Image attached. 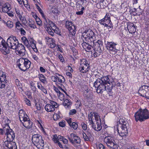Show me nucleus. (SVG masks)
Returning a JSON list of instances; mask_svg holds the SVG:
<instances>
[{
  "label": "nucleus",
  "mask_w": 149,
  "mask_h": 149,
  "mask_svg": "<svg viewBox=\"0 0 149 149\" xmlns=\"http://www.w3.org/2000/svg\"><path fill=\"white\" fill-rule=\"evenodd\" d=\"M65 121L64 120L60 121L58 123L59 125L62 127H64L65 126Z\"/></svg>",
  "instance_id": "obj_48"
},
{
  "label": "nucleus",
  "mask_w": 149,
  "mask_h": 149,
  "mask_svg": "<svg viewBox=\"0 0 149 149\" xmlns=\"http://www.w3.org/2000/svg\"><path fill=\"white\" fill-rule=\"evenodd\" d=\"M8 81L6 79V74L3 72H0V88H5Z\"/></svg>",
  "instance_id": "obj_11"
},
{
  "label": "nucleus",
  "mask_w": 149,
  "mask_h": 149,
  "mask_svg": "<svg viewBox=\"0 0 149 149\" xmlns=\"http://www.w3.org/2000/svg\"><path fill=\"white\" fill-rule=\"evenodd\" d=\"M9 128V125H7L3 126V128L0 129V134L1 135H3L4 134L6 135V132L7 130V129Z\"/></svg>",
  "instance_id": "obj_27"
},
{
  "label": "nucleus",
  "mask_w": 149,
  "mask_h": 149,
  "mask_svg": "<svg viewBox=\"0 0 149 149\" xmlns=\"http://www.w3.org/2000/svg\"><path fill=\"white\" fill-rule=\"evenodd\" d=\"M94 53L93 54V56H94L95 57H96L99 56L100 54V53H98L96 51L94 50Z\"/></svg>",
  "instance_id": "obj_54"
},
{
  "label": "nucleus",
  "mask_w": 149,
  "mask_h": 149,
  "mask_svg": "<svg viewBox=\"0 0 149 149\" xmlns=\"http://www.w3.org/2000/svg\"><path fill=\"white\" fill-rule=\"evenodd\" d=\"M33 143L39 149H42L44 144L42 136L40 134H35L33 135L32 138Z\"/></svg>",
  "instance_id": "obj_6"
},
{
  "label": "nucleus",
  "mask_w": 149,
  "mask_h": 149,
  "mask_svg": "<svg viewBox=\"0 0 149 149\" xmlns=\"http://www.w3.org/2000/svg\"><path fill=\"white\" fill-rule=\"evenodd\" d=\"M5 119V122L6 124L5 125H9V123H10V120L8 118H6V117Z\"/></svg>",
  "instance_id": "obj_59"
},
{
  "label": "nucleus",
  "mask_w": 149,
  "mask_h": 149,
  "mask_svg": "<svg viewBox=\"0 0 149 149\" xmlns=\"http://www.w3.org/2000/svg\"><path fill=\"white\" fill-rule=\"evenodd\" d=\"M104 141L110 149H118V146L115 141V138L110 134H107V136L104 138Z\"/></svg>",
  "instance_id": "obj_5"
},
{
  "label": "nucleus",
  "mask_w": 149,
  "mask_h": 149,
  "mask_svg": "<svg viewBox=\"0 0 149 149\" xmlns=\"http://www.w3.org/2000/svg\"><path fill=\"white\" fill-rule=\"evenodd\" d=\"M46 30L49 34H50L52 36H54V32L52 31L51 29L50 28V27L48 28H47V29H46Z\"/></svg>",
  "instance_id": "obj_47"
},
{
  "label": "nucleus",
  "mask_w": 149,
  "mask_h": 149,
  "mask_svg": "<svg viewBox=\"0 0 149 149\" xmlns=\"http://www.w3.org/2000/svg\"><path fill=\"white\" fill-rule=\"evenodd\" d=\"M1 9L2 11L4 13H7L8 10H10L9 9V7L6 4H5L3 6H2Z\"/></svg>",
  "instance_id": "obj_28"
},
{
  "label": "nucleus",
  "mask_w": 149,
  "mask_h": 149,
  "mask_svg": "<svg viewBox=\"0 0 149 149\" xmlns=\"http://www.w3.org/2000/svg\"><path fill=\"white\" fill-rule=\"evenodd\" d=\"M6 26L10 28H12L13 26V23L12 22L8 21L6 24Z\"/></svg>",
  "instance_id": "obj_46"
},
{
  "label": "nucleus",
  "mask_w": 149,
  "mask_h": 149,
  "mask_svg": "<svg viewBox=\"0 0 149 149\" xmlns=\"http://www.w3.org/2000/svg\"><path fill=\"white\" fill-rule=\"evenodd\" d=\"M115 84H116L115 82H112V83H111V84H110V85H106V90L105 91H107V92L109 93V95H112L111 92L112 89L113 87L114 86Z\"/></svg>",
  "instance_id": "obj_21"
},
{
  "label": "nucleus",
  "mask_w": 149,
  "mask_h": 149,
  "mask_svg": "<svg viewBox=\"0 0 149 149\" xmlns=\"http://www.w3.org/2000/svg\"><path fill=\"white\" fill-rule=\"evenodd\" d=\"M105 44L106 45L107 49L108 50H113L115 52H116V51L118 50L116 47L117 44L113 42L107 41L106 42H105Z\"/></svg>",
  "instance_id": "obj_17"
},
{
  "label": "nucleus",
  "mask_w": 149,
  "mask_h": 149,
  "mask_svg": "<svg viewBox=\"0 0 149 149\" xmlns=\"http://www.w3.org/2000/svg\"><path fill=\"white\" fill-rule=\"evenodd\" d=\"M24 58H20L17 61V65L18 67L22 70L24 72V69H25L24 65Z\"/></svg>",
  "instance_id": "obj_20"
},
{
  "label": "nucleus",
  "mask_w": 149,
  "mask_h": 149,
  "mask_svg": "<svg viewBox=\"0 0 149 149\" xmlns=\"http://www.w3.org/2000/svg\"><path fill=\"white\" fill-rule=\"evenodd\" d=\"M108 16L109 15H107V14H106L104 18L101 20H103V21L104 20L105 21L106 20H111L110 17Z\"/></svg>",
  "instance_id": "obj_57"
},
{
  "label": "nucleus",
  "mask_w": 149,
  "mask_h": 149,
  "mask_svg": "<svg viewBox=\"0 0 149 149\" xmlns=\"http://www.w3.org/2000/svg\"><path fill=\"white\" fill-rule=\"evenodd\" d=\"M81 62H83V63L84 64V65H85V67L88 68L89 66V64L88 63V61L86 60V59H82Z\"/></svg>",
  "instance_id": "obj_45"
},
{
  "label": "nucleus",
  "mask_w": 149,
  "mask_h": 149,
  "mask_svg": "<svg viewBox=\"0 0 149 149\" xmlns=\"http://www.w3.org/2000/svg\"><path fill=\"white\" fill-rule=\"evenodd\" d=\"M52 29L54 31L55 33L60 36H61V34H60L61 31L59 28L57 27L56 26L54 27V28H52Z\"/></svg>",
  "instance_id": "obj_32"
},
{
  "label": "nucleus",
  "mask_w": 149,
  "mask_h": 149,
  "mask_svg": "<svg viewBox=\"0 0 149 149\" xmlns=\"http://www.w3.org/2000/svg\"><path fill=\"white\" fill-rule=\"evenodd\" d=\"M120 124L121 125V128L120 130L117 129L118 132L120 136L122 137V140L123 141L124 144L127 143L128 138H126L128 135V129L129 124L127 121H125L123 119H120L119 121Z\"/></svg>",
  "instance_id": "obj_1"
},
{
  "label": "nucleus",
  "mask_w": 149,
  "mask_h": 149,
  "mask_svg": "<svg viewBox=\"0 0 149 149\" xmlns=\"http://www.w3.org/2000/svg\"><path fill=\"white\" fill-rule=\"evenodd\" d=\"M6 42L5 40L0 36V49L1 52L4 54V52H3L4 50L5 52L8 53V48L6 47Z\"/></svg>",
  "instance_id": "obj_14"
},
{
  "label": "nucleus",
  "mask_w": 149,
  "mask_h": 149,
  "mask_svg": "<svg viewBox=\"0 0 149 149\" xmlns=\"http://www.w3.org/2000/svg\"><path fill=\"white\" fill-rule=\"evenodd\" d=\"M36 8L38 10L39 13H40L42 17H44V15L42 10L36 4Z\"/></svg>",
  "instance_id": "obj_39"
},
{
  "label": "nucleus",
  "mask_w": 149,
  "mask_h": 149,
  "mask_svg": "<svg viewBox=\"0 0 149 149\" xmlns=\"http://www.w3.org/2000/svg\"><path fill=\"white\" fill-rule=\"evenodd\" d=\"M6 135L7 136V140H10V141H13L15 137V133L10 128L9 125V128L7 129V130L6 131Z\"/></svg>",
  "instance_id": "obj_13"
},
{
  "label": "nucleus",
  "mask_w": 149,
  "mask_h": 149,
  "mask_svg": "<svg viewBox=\"0 0 149 149\" xmlns=\"http://www.w3.org/2000/svg\"><path fill=\"white\" fill-rule=\"evenodd\" d=\"M29 26L31 28L33 29H35L36 28V25L35 24V22L34 21L31 19L29 20Z\"/></svg>",
  "instance_id": "obj_30"
},
{
  "label": "nucleus",
  "mask_w": 149,
  "mask_h": 149,
  "mask_svg": "<svg viewBox=\"0 0 149 149\" xmlns=\"http://www.w3.org/2000/svg\"><path fill=\"white\" fill-rule=\"evenodd\" d=\"M59 76V78L58 79V81L60 83H64L65 81V79L64 77L62 75H60L59 74H57Z\"/></svg>",
  "instance_id": "obj_35"
},
{
  "label": "nucleus",
  "mask_w": 149,
  "mask_h": 149,
  "mask_svg": "<svg viewBox=\"0 0 149 149\" xmlns=\"http://www.w3.org/2000/svg\"><path fill=\"white\" fill-rule=\"evenodd\" d=\"M19 118L20 119L21 118H22V117L25 116V112L22 110H20L19 113Z\"/></svg>",
  "instance_id": "obj_41"
},
{
  "label": "nucleus",
  "mask_w": 149,
  "mask_h": 149,
  "mask_svg": "<svg viewBox=\"0 0 149 149\" xmlns=\"http://www.w3.org/2000/svg\"><path fill=\"white\" fill-rule=\"evenodd\" d=\"M77 113V111L75 109H73L70 110L69 114L70 115H73Z\"/></svg>",
  "instance_id": "obj_56"
},
{
  "label": "nucleus",
  "mask_w": 149,
  "mask_h": 149,
  "mask_svg": "<svg viewBox=\"0 0 149 149\" xmlns=\"http://www.w3.org/2000/svg\"><path fill=\"white\" fill-rule=\"evenodd\" d=\"M38 78L40 81L44 84L47 83L46 79L45 76L42 74H39Z\"/></svg>",
  "instance_id": "obj_26"
},
{
  "label": "nucleus",
  "mask_w": 149,
  "mask_h": 149,
  "mask_svg": "<svg viewBox=\"0 0 149 149\" xmlns=\"http://www.w3.org/2000/svg\"><path fill=\"white\" fill-rule=\"evenodd\" d=\"M95 77L97 78V79L100 80V81L101 82L106 85H110V84H111V83L112 82L111 80H110V79L109 78L108 76H102L101 78H99L98 77H99L98 75L96 74Z\"/></svg>",
  "instance_id": "obj_15"
},
{
  "label": "nucleus",
  "mask_w": 149,
  "mask_h": 149,
  "mask_svg": "<svg viewBox=\"0 0 149 149\" xmlns=\"http://www.w3.org/2000/svg\"><path fill=\"white\" fill-rule=\"evenodd\" d=\"M38 87L39 89L45 93H47V90L41 84L38 83Z\"/></svg>",
  "instance_id": "obj_29"
},
{
  "label": "nucleus",
  "mask_w": 149,
  "mask_h": 149,
  "mask_svg": "<svg viewBox=\"0 0 149 149\" xmlns=\"http://www.w3.org/2000/svg\"><path fill=\"white\" fill-rule=\"evenodd\" d=\"M65 27L72 35L74 36L75 35L76 31L75 26L71 22L68 20L66 21Z\"/></svg>",
  "instance_id": "obj_9"
},
{
  "label": "nucleus",
  "mask_w": 149,
  "mask_h": 149,
  "mask_svg": "<svg viewBox=\"0 0 149 149\" xmlns=\"http://www.w3.org/2000/svg\"><path fill=\"white\" fill-rule=\"evenodd\" d=\"M84 7H82L81 9V10L80 11H79L77 12L76 13V14L77 15H82L83 13V11L84 10Z\"/></svg>",
  "instance_id": "obj_51"
},
{
  "label": "nucleus",
  "mask_w": 149,
  "mask_h": 149,
  "mask_svg": "<svg viewBox=\"0 0 149 149\" xmlns=\"http://www.w3.org/2000/svg\"><path fill=\"white\" fill-rule=\"evenodd\" d=\"M83 41V43L82 44V45L83 48L84 49L86 48L87 45H90L91 46H94V44H93V45H92L90 44H89V43L87 41Z\"/></svg>",
  "instance_id": "obj_36"
},
{
  "label": "nucleus",
  "mask_w": 149,
  "mask_h": 149,
  "mask_svg": "<svg viewBox=\"0 0 149 149\" xmlns=\"http://www.w3.org/2000/svg\"><path fill=\"white\" fill-rule=\"evenodd\" d=\"M95 46L103 47L102 42L100 40H98L97 41L95 42Z\"/></svg>",
  "instance_id": "obj_44"
},
{
  "label": "nucleus",
  "mask_w": 149,
  "mask_h": 149,
  "mask_svg": "<svg viewBox=\"0 0 149 149\" xmlns=\"http://www.w3.org/2000/svg\"><path fill=\"white\" fill-rule=\"evenodd\" d=\"M20 121L21 122H22V120H23L24 122H25V121H26L27 120H28L29 119V116H27V115L25 114V116H24V117H22V118H21L20 119H19Z\"/></svg>",
  "instance_id": "obj_34"
},
{
  "label": "nucleus",
  "mask_w": 149,
  "mask_h": 149,
  "mask_svg": "<svg viewBox=\"0 0 149 149\" xmlns=\"http://www.w3.org/2000/svg\"><path fill=\"white\" fill-rule=\"evenodd\" d=\"M52 140L55 143H56L58 142V136L57 134H55L53 135V138L52 139Z\"/></svg>",
  "instance_id": "obj_43"
},
{
  "label": "nucleus",
  "mask_w": 149,
  "mask_h": 149,
  "mask_svg": "<svg viewBox=\"0 0 149 149\" xmlns=\"http://www.w3.org/2000/svg\"><path fill=\"white\" fill-rule=\"evenodd\" d=\"M3 145L9 149H17L16 143L13 141L7 140L4 142Z\"/></svg>",
  "instance_id": "obj_18"
},
{
  "label": "nucleus",
  "mask_w": 149,
  "mask_h": 149,
  "mask_svg": "<svg viewBox=\"0 0 149 149\" xmlns=\"http://www.w3.org/2000/svg\"><path fill=\"white\" fill-rule=\"evenodd\" d=\"M128 30L130 33H134L136 31V28L133 24H129L127 25Z\"/></svg>",
  "instance_id": "obj_23"
},
{
  "label": "nucleus",
  "mask_w": 149,
  "mask_h": 149,
  "mask_svg": "<svg viewBox=\"0 0 149 149\" xmlns=\"http://www.w3.org/2000/svg\"><path fill=\"white\" fill-rule=\"evenodd\" d=\"M146 88H148V86L145 85H143L141 86L139 90V93L141 94V93H142V92H145L146 91L145 89L146 88Z\"/></svg>",
  "instance_id": "obj_31"
},
{
  "label": "nucleus",
  "mask_w": 149,
  "mask_h": 149,
  "mask_svg": "<svg viewBox=\"0 0 149 149\" xmlns=\"http://www.w3.org/2000/svg\"><path fill=\"white\" fill-rule=\"evenodd\" d=\"M17 53L20 55H24L25 54L26 50L24 46L22 44L18 43L16 49Z\"/></svg>",
  "instance_id": "obj_16"
},
{
  "label": "nucleus",
  "mask_w": 149,
  "mask_h": 149,
  "mask_svg": "<svg viewBox=\"0 0 149 149\" xmlns=\"http://www.w3.org/2000/svg\"><path fill=\"white\" fill-rule=\"evenodd\" d=\"M98 22L100 24L103 25L104 26L109 28H110L113 27V25L111 23V20H105L103 21V20H100L98 21ZM108 29L109 28H108Z\"/></svg>",
  "instance_id": "obj_19"
},
{
  "label": "nucleus",
  "mask_w": 149,
  "mask_h": 149,
  "mask_svg": "<svg viewBox=\"0 0 149 149\" xmlns=\"http://www.w3.org/2000/svg\"><path fill=\"white\" fill-rule=\"evenodd\" d=\"M71 127H72L74 130L77 129L78 127V125L76 123L73 122L71 124Z\"/></svg>",
  "instance_id": "obj_49"
},
{
  "label": "nucleus",
  "mask_w": 149,
  "mask_h": 149,
  "mask_svg": "<svg viewBox=\"0 0 149 149\" xmlns=\"http://www.w3.org/2000/svg\"><path fill=\"white\" fill-rule=\"evenodd\" d=\"M19 30H20L21 34L22 35H25L26 34V32L25 31L23 28H20Z\"/></svg>",
  "instance_id": "obj_61"
},
{
  "label": "nucleus",
  "mask_w": 149,
  "mask_h": 149,
  "mask_svg": "<svg viewBox=\"0 0 149 149\" xmlns=\"http://www.w3.org/2000/svg\"><path fill=\"white\" fill-rule=\"evenodd\" d=\"M52 13L53 14H54L56 15H57L59 14V11H58V10H57V9H54V10H52Z\"/></svg>",
  "instance_id": "obj_60"
},
{
  "label": "nucleus",
  "mask_w": 149,
  "mask_h": 149,
  "mask_svg": "<svg viewBox=\"0 0 149 149\" xmlns=\"http://www.w3.org/2000/svg\"><path fill=\"white\" fill-rule=\"evenodd\" d=\"M96 47H95L94 49V50L96 51L98 53L101 54L102 53V51L101 49V48L102 47L95 46Z\"/></svg>",
  "instance_id": "obj_37"
},
{
  "label": "nucleus",
  "mask_w": 149,
  "mask_h": 149,
  "mask_svg": "<svg viewBox=\"0 0 149 149\" xmlns=\"http://www.w3.org/2000/svg\"><path fill=\"white\" fill-rule=\"evenodd\" d=\"M17 86L18 89L21 92H22L24 91V90L23 89V86L22 84H21V85H19Z\"/></svg>",
  "instance_id": "obj_55"
},
{
  "label": "nucleus",
  "mask_w": 149,
  "mask_h": 149,
  "mask_svg": "<svg viewBox=\"0 0 149 149\" xmlns=\"http://www.w3.org/2000/svg\"><path fill=\"white\" fill-rule=\"evenodd\" d=\"M59 106L58 104L52 100H50L49 103L47 104L45 108L48 112H53L55 111V108H57Z\"/></svg>",
  "instance_id": "obj_8"
},
{
  "label": "nucleus",
  "mask_w": 149,
  "mask_h": 149,
  "mask_svg": "<svg viewBox=\"0 0 149 149\" xmlns=\"http://www.w3.org/2000/svg\"><path fill=\"white\" fill-rule=\"evenodd\" d=\"M81 125L82 126L83 129L84 130H86L87 129V125L84 123H81Z\"/></svg>",
  "instance_id": "obj_63"
},
{
  "label": "nucleus",
  "mask_w": 149,
  "mask_h": 149,
  "mask_svg": "<svg viewBox=\"0 0 149 149\" xmlns=\"http://www.w3.org/2000/svg\"><path fill=\"white\" fill-rule=\"evenodd\" d=\"M24 44L27 47H30V43L29 41L27 39L24 42Z\"/></svg>",
  "instance_id": "obj_58"
},
{
  "label": "nucleus",
  "mask_w": 149,
  "mask_h": 149,
  "mask_svg": "<svg viewBox=\"0 0 149 149\" xmlns=\"http://www.w3.org/2000/svg\"><path fill=\"white\" fill-rule=\"evenodd\" d=\"M100 80L97 79L94 83L93 86L96 89V92L98 93H102L106 90V85L102 83Z\"/></svg>",
  "instance_id": "obj_7"
},
{
  "label": "nucleus",
  "mask_w": 149,
  "mask_h": 149,
  "mask_svg": "<svg viewBox=\"0 0 149 149\" xmlns=\"http://www.w3.org/2000/svg\"><path fill=\"white\" fill-rule=\"evenodd\" d=\"M99 147L100 149H105V147L101 143L99 144Z\"/></svg>",
  "instance_id": "obj_64"
},
{
  "label": "nucleus",
  "mask_w": 149,
  "mask_h": 149,
  "mask_svg": "<svg viewBox=\"0 0 149 149\" xmlns=\"http://www.w3.org/2000/svg\"><path fill=\"white\" fill-rule=\"evenodd\" d=\"M6 13H7L8 15L11 17H13L14 16L13 12L10 10H8Z\"/></svg>",
  "instance_id": "obj_62"
},
{
  "label": "nucleus",
  "mask_w": 149,
  "mask_h": 149,
  "mask_svg": "<svg viewBox=\"0 0 149 149\" xmlns=\"http://www.w3.org/2000/svg\"><path fill=\"white\" fill-rule=\"evenodd\" d=\"M36 22L37 23V24L40 26H41L42 25V22L41 20L39 18H38L36 20Z\"/></svg>",
  "instance_id": "obj_53"
},
{
  "label": "nucleus",
  "mask_w": 149,
  "mask_h": 149,
  "mask_svg": "<svg viewBox=\"0 0 149 149\" xmlns=\"http://www.w3.org/2000/svg\"><path fill=\"white\" fill-rule=\"evenodd\" d=\"M22 124L25 128L30 129L32 127L33 123L30 119H29L28 120H27L25 122H22Z\"/></svg>",
  "instance_id": "obj_22"
},
{
  "label": "nucleus",
  "mask_w": 149,
  "mask_h": 149,
  "mask_svg": "<svg viewBox=\"0 0 149 149\" xmlns=\"http://www.w3.org/2000/svg\"><path fill=\"white\" fill-rule=\"evenodd\" d=\"M134 117L136 121L139 120L142 122L149 118L148 110L146 109L143 110L139 109L135 113Z\"/></svg>",
  "instance_id": "obj_4"
},
{
  "label": "nucleus",
  "mask_w": 149,
  "mask_h": 149,
  "mask_svg": "<svg viewBox=\"0 0 149 149\" xmlns=\"http://www.w3.org/2000/svg\"><path fill=\"white\" fill-rule=\"evenodd\" d=\"M48 25H50V27L52 29V28H54V27L55 26L56 24L53 23L50 20L48 19Z\"/></svg>",
  "instance_id": "obj_42"
},
{
  "label": "nucleus",
  "mask_w": 149,
  "mask_h": 149,
  "mask_svg": "<svg viewBox=\"0 0 149 149\" xmlns=\"http://www.w3.org/2000/svg\"><path fill=\"white\" fill-rule=\"evenodd\" d=\"M81 67H80L79 68V70L81 72H82L83 73H86L87 71V70H86L87 69V68L86 69V67H84L83 66H82V65L81 64Z\"/></svg>",
  "instance_id": "obj_38"
},
{
  "label": "nucleus",
  "mask_w": 149,
  "mask_h": 149,
  "mask_svg": "<svg viewBox=\"0 0 149 149\" xmlns=\"http://www.w3.org/2000/svg\"><path fill=\"white\" fill-rule=\"evenodd\" d=\"M68 139L70 142L72 144L75 143L80 144L81 143V140L80 137L73 133H71Z\"/></svg>",
  "instance_id": "obj_12"
},
{
  "label": "nucleus",
  "mask_w": 149,
  "mask_h": 149,
  "mask_svg": "<svg viewBox=\"0 0 149 149\" xmlns=\"http://www.w3.org/2000/svg\"><path fill=\"white\" fill-rule=\"evenodd\" d=\"M94 116L95 117V120L97 121V127H96V125H93V128L95 131H100L102 128L101 120L100 117L98 115V113L95 112H94Z\"/></svg>",
  "instance_id": "obj_10"
},
{
  "label": "nucleus",
  "mask_w": 149,
  "mask_h": 149,
  "mask_svg": "<svg viewBox=\"0 0 149 149\" xmlns=\"http://www.w3.org/2000/svg\"><path fill=\"white\" fill-rule=\"evenodd\" d=\"M6 116H5L3 114H1L0 113V123L2 122L3 120L5 119Z\"/></svg>",
  "instance_id": "obj_52"
},
{
  "label": "nucleus",
  "mask_w": 149,
  "mask_h": 149,
  "mask_svg": "<svg viewBox=\"0 0 149 149\" xmlns=\"http://www.w3.org/2000/svg\"><path fill=\"white\" fill-rule=\"evenodd\" d=\"M81 37L83 41H87L91 45L94 44L95 34L92 30L88 29L87 31H85L82 33Z\"/></svg>",
  "instance_id": "obj_2"
},
{
  "label": "nucleus",
  "mask_w": 149,
  "mask_h": 149,
  "mask_svg": "<svg viewBox=\"0 0 149 149\" xmlns=\"http://www.w3.org/2000/svg\"><path fill=\"white\" fill-rule=\"evenodd\" d=\"M18 43H19L16 37L13 36H10L7 40L6 47H8V48L9 52L8 53L5 52V51L4 50L3 52H4V54L6 55L10 53V48L13 49H16Z\"/></svg>",
  "instance_id": "obj_3"
},
{
  "label": "nucleus",
  "mask_w": 149,
  "mask_h": 149,
  "mask_svg": "<svg viewBox=\"0 0 149 149\" xmlns=\"http://www.w3.org/2000/svg\"><path fill=\"white\" fill-rule=\"evenodd\" d=\"M59 99L61 101L64 100L65 98L64 94L61 92L59 94H57Z\"/></svg>",
  "instance_id": "obj_40"
},
{
  "label": "nucleus",
  "mask_w": 149,
  "mask_h": 149,
  "mask_svg": "<svg viewBox=\"0 0 149 149\" xmlns=\"http://www.w3.org/2000/svg\"><path fill=\"white\" fill-rule=\"evenodd\" d=\"M72 104V102L68 99H66L63 103V105L66 108H69Z\"/></svg>",
  "instance_id": "obj_25"
},
{
  "label": "nucleus",
  "mask_w": 149,
  "mask_h": 149,
  "mask_svg": "<svg viewBox=\"0 0 149 149\" xmlns=\"http://www.w3.org/2000/svg\"><path fill=\"white\" fill-rule=\"evenodd\" d=\"M83 136L84 140L86 141H88L89 140V136H88V135L86 133L84 132L83 134Z\"/></svg>",
  "instance_id": "obj_50"
},
{
  "label": "nucleus",
  "mask_w": 149,
  "mask_h": 149,
  "mask_svg": "<svg viewBox=\"0 0 149 149\" xmlns=\"http://www.w3.org/2000/svg\"><path fill=\"white\" fill-rule=\"evenodd\" d=\"M61 113L59 112L58 113H55L53 115V118L55 120H57L61 118Z\"/></svg>",
  "instance_id": "obj_33"
},
{
  "label": "nucleus",
  "mask_w": 149,
  "mask_h": 149,
  "mask_svg": "<svg viewBox=\"0 0 149 149\" xmlns=\"http://www.w3.org/2000/svg\"><path fill=\"white\" fill-rule=\"evenodd\" d=\"M24 65L25 66V69H24V72L26 71L27 69L29 68L31 64V62L27 58H24Z\"/></svg>",
  "instance_id": "obj_24"
}]
</instances>
